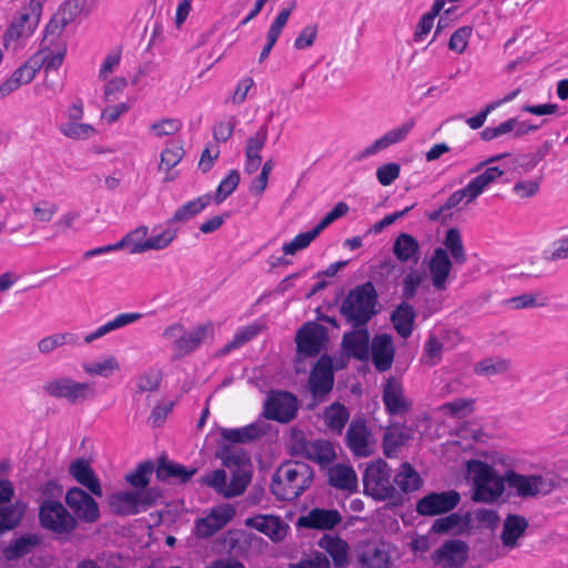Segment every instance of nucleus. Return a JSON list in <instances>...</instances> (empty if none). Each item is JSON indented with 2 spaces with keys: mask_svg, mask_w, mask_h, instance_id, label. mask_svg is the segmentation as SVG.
Returning <instances> with one entry per match:
<instances>
[{
  "mask_svg": "<svg viewBox=\"0 0 568 568\" xmlns=\"http://www.w3.org/2000/svg\"><path fill=\"white\" fill-rule=\"evenodd\" d=\"M313 478L308 464L286 462L273 474L271 491L278 500H294L311 487Z\"/></svg>",
  "mask_w": 568,
  "mask_h": 568,
  "instance_id": "1",
  "label": "nucleus"
},
{
  "mask_svg": "<svg viewBox=\"0 0 568 568\" xmlns=\"http://www.w3.org/2000/svg\"><path fill=\"white\" fill-rule=\"evenodd\" d=\"M378 294L372 282L355 286L343 300L339 312L353 327L366 326L376 314Z\"/></svg>",
  "mask_w": 568,
  "mask_h": 568,
  "instance_id": "2",
  "label": "nucleus"
},
{
  "mask_svg": "<svg viewBox=\"0 0 568 568\" xmlns=\"http://www.w3.org/2000/svg\"><path fill=\"white\" fill-rule=\"evenodd\" d=\"M467 470L473 478V500L477 503H494L505 490V476L497 474L493 466L481 460H469Z\"/></svg>",
  "mask_w": 568,
  "mask_h": 568,
  "instance_id": "3",
  "label": "nucleus"
},
{
  "mask_svg": "<svg viewBox=\"0 0 568 568\" xmlns=\"http://www.w3.org/2000/svg\"><path fill=\"white\" fill-rule=\"evenodd\" d=\"M45 0H30L23 6L4 31V49L18 50V43L29 39L37 30Z\"/></svg>",
  "mask_w": 568,
  "mask_h": 568,
  "instance_id": "4",
  "label": "nucleus"
},
{
  "mask_svg": "<svg viewBox=\"0 0 568 568\" xmlns=\"http://www.w3.org/2000/svg\"><path fill=\"white\" fill-rule=\"evenodd\" d=\"M364 493L375 500H392L399 497L392 480V468L383 459L371 463L363 476Z\"/></svg>",
  "mask_w": 568,
  "mask_h": 568,
  "instance_id": "5",
  "label": "nucleus"
},
{
  "mask_svg": "<svg viewBox=\"0 0 568 568\" xmlns=\"http://www.w3.org/2000/svg\"><path fill=\"white\" fill-rule=\"evenodd\" d=\"M211 332V324H202L185 331L182 324L174 323L164 329L162 336L172 342L173 358L179 359L194 352Z\"/></svg>",
  "mask_w": 568,
  "mask_h": 568,
  "instance_id": "6",
  "label": "nucleus"
},
{
  "mask_svg": "<svg viewBox=\"0 0 568 568\" xmlns=\"http://www.w3.org/2000/svg\"><path fill=\"white\" fill-rule=\"evenodd\" d=\"M44 393L57 399H65L72 405H77L92 399L95 396L93 383L78 382L69 376H60L47 381L43 384Z\"/></svg>",
  "mask_w": 568,
  "mask_h": 568,
  "instance_id": "7",
  "label": "nucleus"
},
{
  "mask_svg": "<svg viewBox=\"0 0 568 568\" xmlns=\"http://www.w3.org/2000/svg\"><path fill=\"white\" fill-rule=\"evenodd\" d=\"M504 171L498 166H488L483 173L471 179L466 186L453 192L444 203V209L452 210L460 203L470 204L495 183Z\"/></svg>",
  "mask_w": 568,
  "mask_h": 568,
  "instance_id": "8",
  "label": "nucleus"
},
{
  "mask_svg": "<svg viewBox=\"0 0 568 568\" xmlns=\"http://www.w3.org/2000/svg\"><path fill=\"white\" fill-rule=\"evenodd\" d=\"M507 485L516 490L519 497H536L547 495L558 487L556 476L547 475H521L514 470L505 473Z\"/></svg>",
  "mask_w": 568,
  "mask_h": 568,
  "instance_id": "9",
  "label": "nucleus"
},
{
  "mask_svg": "<svg viewBox=\"0 0 568 568\" xmlns=\"http://www.w3.org/2000/svg\"><path fill=\"white\" fill-rule=\"evenodd\" d=\"M158 496L154 489L114 493L109 498V506L116 515H135L151 507Z\"/></svg>",
  "mask_w": 568,
  "mask_h": 568,
  "instance_id": "10",
  "label": "nucleus"
},
{
  "mask_svg": "<svg viewBox=\"0 0 568 568\" xmlns=\"http://www.w3.org/2000/svg\"><path fill=\"white\" fill-rule=\"evenodd\" d=\"M39 520L44 529L64 534L77 526V519L67 510V508L55 500H44L39 509Z\"/></svg>",
  "mask_w": 568,
  "mask_h": 568,
  "instance_id": "11",
  "label": "nucleus"
},
{
  "mask_svg": "<svg viewBox=\"0 0 568 568\" xmlns=\"http://www.w3.org/2000/svg\"><path fill=\"white\" fill-rule=\"evenodd\" d=\"M345 440L348 449L357 457H368L376 449V439L362 418H354L351 422Z\"/></svg>",
  "mask_w": 568,
  "mask_h": 568,
  "instance_id": "12",
  "label": "nucleus"
},
{
  "mask_svg": "<svg viewBox=\"0 0 568 568\" xmlns=\"http://www.w3.org/2000/svg\"><path fill=\"white\" fill-rule=\"evenodd\" d=\"M265 417L280 423H288L295 418L298 400L290 392H272L265 404Z\"/></svg>",
  "mask_w": 568,
  "mask_h": 568,
  "instance_id": "13",
  "label": "nucleus"
},
{
  "mask_svg": "<svg viewBox=\"0 0 568 568\" xmlns=\"http://www.w3.org/2000/svg\"><path fill=\"white\" fill-rule=\"evenodd\" d=\"M415 126V120L409 119L398 126L385 132L381 138L376 139L372 144L364 148L355 155L357 162L364 161L392 145L398 144L407 139L410 131Z\"/></svg>",
  "mask_w": 568,
  "mask_h": 568,
  "instance_id": "14",
  "label": "nucleus"
},
{
  "mask_svg": "<svg viewBox=\"0 0 568 568\" xmlns=\"http://www.w3.org/2000/svg\"><path fill=\"white\" fill-rule=\"evenodd\" d=\"M459 501L460 495L456 490L430 493L417 501L416 511L422 516H436L449 513Z\"/></svg>",
  "mask_w": 568,
  "mask_h": 568,
  "instance_id": "15",
  "label": "nucleus"
},
{
  "mask_svg": "<svg viewBox=\"0 0 568 568\" xmlns=\"http://www.w3.org/2000/svg\"><path fill=\"white\" fill-rule=\"evenodd\" d=\"M469 547L460 539L445 541L432 555V560L439 568H460L468 558Z\"/></svg>",
  "mask_w": 568,
  "mask_h": 568,
  "instance_id": "16",
  "label": "nucleus"
},
{
  "mask_svg": "<svg viewBox=\"0 0 568 568\" xmlns=\"http://www.w3.org/2000/svg\"><path fill=\"white\" fill-rule=\"evenodd\" d=\"M235 508L231 504H223L213 509L203 518L195 521L194 534L200 538H209L221 530L232 520Z\"/></svg>",
  "mask_w": 568,
  "mask_h": 568,
  "instance_id": "17",
  "label": "nucleus"
},
{
  "mask_svg": "<svg viewBox=\"0 0 568 568\" xmlns=\"http://www.w3.org/2000/svg\"><path fill=\"white\" fill-rule=\"evenodd\" d=\"M65 503L74 515L85 523H95L100 517L97 501L79 487H72L67 491Z\"/></svg>",
  "mask_w": 568,
  "mask_h": 568,
  "instance_id": "18",
  "label": "nucleus"
},
{
  "mask_svg": "<svg viewBox=\"0 0 568 568\" xmlns=\"http://www.w3.org/2000/svg\"><path fill=\"white\" fill-rule=\"evenodd\" d=\"M326 338L325 328L316 323H306L303 325L295 337L297 352L305 356H316Z\"/></svg>",
  "mask_w": 568,
  "mask_h": 568,
  "instance_id": "19",
  "label": "nucleus"
},
{
  "mask_svg": "<svg viewBox=\"0 0 568 568\" xmlns=\"http://www.w3.org/2000/svg\"><path fill=\"white\" fill-rule=\"evenodd\" d=\"M308 382L312 395L315 398L323 397L332 390L334 374L332 359L328 356L320 357L311 372Z\"/></svg>",
  "mask_w": 568,
  "mask_h": 568,
  "instance_id": "20",
  "label": "nucleus"
},
{
  "mask_svg": "<svg viewBox=\"0 0 568 568\" xmlns=\"http://www.w3.org/2000/svg\"><path fill=\"white\" fill-rule=\"evenodd\" d=\"M39 57H30L21 67H19L9 79L0 84V99L9 95L19 89L22 84L30 83L37 72L41 69Z\"/></svg>",
  "mask_w": 568,
  "mask_h": 568,
  "instance_id": "21",
  "label": "nucleus"
},
{
  "mask_svg": "<svg viewBox=\"0 0 568 568\" xmlns=\"http://www.w3.org/2000/svg\"><path fill=\"white\" fill-rule=\"evenodd\" d=\"M452 268L453 263L449 258L448 252L443 247L435 248L428 261V270L432 284L436 291L446 290Z\"/></svg>",
  "mask_w": 568,
  "mask_h": 568,
  "instance_id": "22",
  "label": "nucleus"
},
{
  "mask_svg": "<svg viewBox=\"0 0 568 568\" xmlns=\"http://www.w3.org/2000/svg\"><path fill=\"white\" fill-rule=\"evenodd\" d=\"M245 525L266 535L274 542L282 541L287 534L288 526L278 516L258 515L245 520Z\"/></svg>",
  "mask_w": 568,
  "mask_h": 568,
  "instance_id": "23",
  "label": "nucleus"
},
{
  "mask_svg": "<svg viewBox=\"0 0 568 568\" xmlns=\"http://www.w3.org/2000/svg\"><path fill=\"white\" fill-rule=\"evenodd\" d=\"M371 354L376 371L383 373L390 369L395 356L392 336L388 334L376 335L372 341Z\"/></svg>",
  "mask_w": 568,
  "mask_h": 568,
  "instance_id": "24",
  "label": "nucleus"
},
{
  "mask_svg": "<svg viewBox=\"0 0 568 568\" xmlns=\"http://www.w3.org/2000/svg\"><path fill=\"white\" fill-rule=\"evenodd\" d=\"M383 402L390 415H404L409 412L412 403L405 397L400 383L390 377L383 389Z\"/></svg>",
  "mask_w": 568,
  "mask_h": 568,
  "instance_id": "25",
  "label": "nucleus"
},
{
  "mask_svg": "<svg viewBox=\"0 0 568 568\" xmlns=\"http://www.w3.org/2000/svg\"><path fill=\"white\" fill-rule=\"evenodd\" d=\"M342 521V516L336 509L314 508L306 516L298 518V526L329 530Z\"/></svg>",
  "mask_w": 568,
  "mask_h": 568,
  "instance_id": "26",
  "label": "nucleus"
},
{
  "mask_svg": "<svg viewBox=\"0 0 568 568\" xmlns=\"http://www.w3.org/2000/svg\"><path fill=\"white\" fill-rule=\"evenodd\" d=\"M355 329L344 334L342 345L345 352L359 361L369 357V334L365 326L354 327Z\"/></svg>",
  "mask_w": 568,
  "mask_h": 568,
  "instance_id": "27",
  "label": "nucleus"
},
{
  "mask_svg": "<svg viewBox=\"0 0 568 568\" xmlns=\"http://www.w3.org/2000/svg\"><path fill=\"white\" fill-rule=\"evenodd\" d=\"M529 527L528 520L520 515H508L503 524L500 540L507 549H514L519 546V539Z\"/></svg>",
  "mask_w": 568,
  "mask_h": 568,
  "instance_id": "28",
  "label": "nucleus"
},
{
  "mask_svg": "<svg viewBox=\"0 0 568 568\" xmlns=\"http://www.w3.org/2000/svg\"><path fill=\"white\" fill-rule=\"evenodd\" d=\"M70 475L82 486L88 488L93 495L101 497L102 487L94 470L89 462L84 458H79L72 462L69 466Z\"/></svg>",
  "mask_w": 568,
  "mask_h": 568,
  "instance_id": "29",
  "label": "nucleus"
},
{
  "mask_svg": "<svg viewBox=\"0 0 568 568\" xmlns=\"http://www.w3.org/2000/svg\"><path fill=\"white\" fill-rule=\"evenodd\" d=\"M298 452L307 459L322 466L332 463L335 457V449L328 440L317 439L313 442H302L298 444Z\"/></svg>",
  "mask_w": 568,
  "mask_h": 568,
  "instance_id": "30",
  "label": "nucleus"
},
{
  "mask_svg": "<svg viewBox=\"0 0 568 568\" xmlns=\"http://www.w3.org/2000/svg\"><path fill=\"white\" fill-rule=\"evenodd\" d=\"M328 483L332 487L354 493L357 489V476L355 470L347 465L336 464L328 468Z\"/></svg>",
  "mask_w": 568,
  "mask_h": 568,
  "instance_id": "31",
  "label": "nucleus"
},
{
  "mask_svg": "<svg viewBox=\"0 0 568 568\" xmlns=\"http://www.w3.org/2000/svg\"><path fill=\"white\" fill-rule=\"evenodd\" d=\"M318 546L332 557L335 568H345L348 565L349 547L342 538L324 535L318 540Z\"/></svg>",
  "mask_w": 568,
  "mask_h": 568,
  "instance_id": "32",
  "label": "nucleus"
},
{
  "mask_svg": "<svg viewBox=\"0 0 568 568\" xmlns=\"http://www.w3.org/2000/svg\"><path fill=\"white\" fill-rule=\"evenodd\" d=\"M393 254L400 263H417L420 254L418 241L408 233H400L394 241Z\"/></svg>",
  "mask_w": 568,
  "mask_h": 568,
  "instance_id": "33",
  "label": "nucleus"
},
{
  "mask_svg": "<svg viewBox=\"0 0 568 568\" xmlns=\"http://www.w3.org/2000/svg\"><path fill=\"white\" fill-rule=\"evenodd\" d=\"M156 477L160 480H176L179 483H187L196 473V468H186L181 464L171 462L164 457L159 459L156 467Z\"/></svg>",
  "mask_w": 568,
  "mask_h": 568,
  "instance_id": "34",
  "label": "nucleus"
},
{
  "mask_svg": "<svg viewBox=\"0 0 568 568\" xmlns=\"http://www.w3.org/2000/svg\"><path fill=\"white\" fill-rule=\"evenodd\" d=\"M142 317L143 315L141 313H121L113 320L98 327L95 331L87 334L83 341L85 344H91L95 339H99L113 331L128 326Z\"/></svg>",
  "mask_w": 568,
  "mask_h": 568,
  "instance_id": "35",
  "label": "nucleus"
},
{
  "mask_svg": "<svg viewBox=\"0 0 568 568\" xmlns=\"http://www.w3.org/2000/svg\"><path fill=\"white\" fill-rule=\"evenodd\" d=\"M357 561L359 568H389L390 556L383 547L367 545L359 551Z\"/></svg>",
  "mask_w": 568,
  "mask_h": 568,
  "instance_id": "36",
  "label": "nucleus"
},
{
  "mask_svg": "<svg viewBox=\"0 0 568 568\" xmlns=\"http://www.w3.org/2000/svg\"><path fill=\"white\" fill-rule=\"evenodd\" d=\"M415 317L414 307L407 302H402L392 313L390 320L399 336L407 338L412 335Z\"/></svg>",
  "mask_w": 568,
  "mask_h": 568,
  "instance_id": "37",
  "label": "nucleus"
},
{
  "mask_svg": "<svg viewBox=\"0 0 568 568\" xmlns=\"http://www.w3.org/2000/svg\"><path fill=\"white\" fill-rule=\"evenodd\" d=\"M394 485L402 493L408 494L419 489L423 485L420 475L409 463H403L394 476Z\"/></svg>",
  "mask_w": 568,
  "mask_h": 568,
  "instance_id": "38",
  "label": "nucleus"
},
{
  "mask_svg": "<svg viewBox=\"0 0 568 568\" xmlns=\"http://www.w3.org/2000/svg\"><path fill=\"white\" fill-rule=\"evenodd\" d=\"M41 542L40 536L36 534L23 535L12 540L4 549L3 556L7 560H17L28 554Z\"/></svg>",
  "mask_w": 568,
  "mask_h": 568,
  "instance_id": "39",
  "label": "nucleus"
},
{
  "mask_svg": "<svg viewBox=\"0 0 568 568\" xmlns=\"http://www.w3.org/2000/svg\"><path fill=\"white\" fill-rule=\"evenodd\" d=\"M212 196L210 194L201 195L180 206L169 220V223H185L201 213L210 203Z\"/></svg>",
  "mask_w": 568,
  "mask_h": 568,
  "instance_id": "40",
  "label": "nucleus"
},
{
  "mask_svg": "<svg viewBox=\"0 0 568 568\" xmlns=\"http://www.w3.org/2000/svg\"><path fill=\"white\" fill-rule=\"evenodd\" d=\"M323 418L326 427L332 433L341 435L345 428L346 423L348 422L349 413L344 405L336 402L325 408Z\"/></svg>",
  "mask_w": 568,
  "mask_h": 568,
  "instance_id": "41",
  "label": "nucleus"
},
{
  "mask_svg": "<svg viewBox=\"0 0 568 568\" xmlns=\"http://www.w3.org/2000/svg\"><path fill=\"white\" fill-rule=\"evenodd\" d=\"M176 236V232L173 230H164L162 233L151 236L145 241L133 242L131 247L132 254H139L149 250H163L168 247Z\"/></svg>",
  "mask_w": 568,
  "mask_h": 568,
  "instance_id": "42",
  "label": "nucleus"
},
{
  "mask_svg": "<svg viewBox=\"0 0 568 568\" xmlns=\"http://www.w3.org/2000/svg\"><path fill=\"white\" fill-rule=\"evenodd\" d=\"M24 511L26 507L22 503L0 507V537L20 525Z\"/></svg>",
  "mask_w": 568,
  "mask_h": 568,
  "instance_id": "43",
  "label": "nucleus"
},
{
  "mask_svg": "<svg viewBox=\"0 0 568 568\" xmlns=\"http://www.w3.org/2000/svg\"><path fill=\"white\" fill-rule=\"evenodd\" d=\"M510 368V361L500 357H488L478 362L474 367L476 375L491 377L505 374Z\"/></svg>",
  "mask_w": 568,
  "mask_h": 568,
  "instance_id": "44",
  "label": "nucleus"
},
{
  "mask_svg": "<svg viewBox=\"0 0 568 568\" xmlns=\"http://www.w3.org/2000/svg\"><path fill=\"white\" fill-rule=\"evenodd\" d=\"M262 429L255 425L250 424L241 428H222V437L230 443H248L258 438Z\"/></svg>",
  "mask_w": 568,
  "mask_h": 568,
  "instance_id": "45",
  "label": "nucleus"
},
{
  "mask_svg": "<svg viewBox=\"0 0 568 568\" xmlns=\"http://www.w3.org/2000/svg\"><path fill=\"white\" fill-rule=\"evenodd\" d=\"M444 245L457 264H464L466 262V252L463 245L462 235L457 229L453 227L447 231Z\"/></svg>",
  "mask_w": 568,
  "mask_h": 568,
  "instance_id": "46",
  "label": "nucleus"
},
{
  "mask_svg": "<svg viewBox=\"0 0 568 568\" xmlns=\"http://www.w3.org/2000/svg\"><path fill=\"white\" fill-rule=\"evenodd\" d=\"M216 457L221 459L222 465L225 467H241L245 465L250 457L248 455L240 448H235L229 445L222 446L216 452Z\"/></svg>",
  "mask_w": 568,
  "mask_h": 568,
  "instance_id": "47",
  "label": "nucleus"
},
{
  "mask_svg": "<svg viewBox=\"0 0 568 568\" xmlns=\"http://www.w3.org/2000/svg\"><path fill=\"white\" fill-rule=\"evenodd\" d=\"M146 234H148V227L140 226L135 231L129 233L125 237H123L118 243L89 250L84 253L83 256H84V258H91V257H94V256H98V255H101L104 253L120 250V248L124 247V245L131 243L133 241V237H144Z\"/></svg>",
  "mask_w": 568,
  "mask_h": 568,
  "instance_id": "48",
  "label": "nucleus"
},
{
  "mask_svg": "<svg viewBox=\"0 0 568 568\" xmlns=\"http://www.w3.org/2000/svg\"><path fill=\"white\" fill-rule=\"evenodd\" d=\"M83 371L91 376L110 377L113 373L120 369L118 359L114 356H109L101 362L83 364Z\"/></svg>",
  "mask_w": 568,
  "mask_h": 568,
  "instance_id": "49",
  "label": "nucleus"
},
{
  "mask_svg": "<svg viewBox=\"0 0 568 568\" xmlns=\"http://www.w3.org/2000/svg\"><path fill=\"white\" fill-rule=\"evenodd\" d=\"M153 470L154 465L151 460L143 462L132 473L125 475V480L135 488H145Z\"/></svg>",
  "mask_w": 568,
  "mask_h": 568,
  "instance_id": "50",
  "label": "nucleus"
},
{
  "mask_svg": "<svg viewBox=\"0 0 568 568\" xmlns=\"http://www.w3.org/2000/svg\"><path fill=\"white\" fill-rule=\"evenodd\" d=\"M407 439L408 437L398 428H388L383 438L384 454L387 457H393Z\"/></svg>",
  "mask_w": 568,
  "mask_h": 568,
  "instance_id": "51",
  "label": "nucleus"
},
{
  "mask_svg": "<svg viewBox=\"0 0 568 568\" xmlns=\"http://www.w3.org/2000/svg\"><path fill=\"white\" fill-rule=\"evenodd\" d=\"M321 233L313 230L297 234L291 242L285 243L282 251L285 255H294L296 252L306 248Z\"/></svg>",
  "mask_w": 568,
  "mask_h": 568,
  "instance_id": "52",
  "label": "nucleus"
},
{
  "mask_svg": "<svg viewBox=\"0 0 568 568\" xmlns=\"http://www.w3.org/2000/svg\"><path fill=\"white\" fill-rule=\"evenodd\" d=\"M32 57H39V59L42 61L41 68H44L47 71L57 70L62 64L64 52L59 51L53 53L50 50L48 43H41V49L38 52H36Z\"/></svg>",
  "mask_w": 568,
  "mask_h": 568,
  "instance_id": "53",
  "label": "nucleus"
},
{
  "mask_svg": "<svg viewBox=\"0 0 568 568\" xmlns=\"http://www.w3.org/2000/svg\"><path fill=\"white\" fill-rule=\"evenodd\" d=\"M240 183V174L236 170H231L229 174L221 181L215 192L216 203L223 202L230 196Z\"/></svg>",
  "mask_w": 568,
  "mask_h": 568,
  "instance_id": "54",
  "label": "nucleus"
},
{
  "mask_svg": "<svg viewBox=\"0 0 568 568\" xmlns=\"http://www.w3.org/2000/svg\"><path fill=\"white\" fill-rule=\"evenodd\" d=\"M182 129V123L179 119L174 118H164L158 122H154L150 125V131L156 138H163L166 135H173L178 133Z\"/></svg>",
  "mask_w": 568,
  "mask_h": 568,
  "instance_id": "55",
  "label": "nucleus"
},
{
  "mask_svg": "<svg viewBox=\"0 0 568 568\" xmlns=\"http://www.w3.org/2000/svg\"><path fill=\"white\" fill-rule=\"evenodd\" d=\"M424 281V274L416 271L410 270L403 278L402 282V295L405 300H412L415 297L418 287L422 285Z\"/></svg>",
  "mask_w": 568,
  "mask_h": 568,
  "instance_id": "56",
  "label": "nucleus"
},
{
  "mask_svg": "<svg viewBox=\"0 0 568 568\" xmlns=\"http://www.w3.org/2000/svg\"><path fill=\"white\" fill-rule=\"evenodd\" d=\"M268 136V126L263 124L253 135L246 140L245 154L260 155Z\"/></svg>",
  "mask_w": 568,
  "mask_h": 568,
  "instance_id": "57",
  "label": "nucleus"
},
{
  "mask_svg": "<svg viewBox=\"0 0 568 568\" xmlns=\"http://www.w3.org/2000/svg\"><path fill=\"white\" fill-rule=\"evenodd\" d=\"M183 155L184 150L182 145L174 144L165 148L161 153V162L159 169L161 170L165 168L166 171H170L181 162Z\"/></svg>",
  "mask_w": 568,
  "mask_h": 568,
  "instance_id": "58",
  "label": "nucleus"
},
{
  "mask_svg": "<svg viewBox=\"0 0 568 568\" xmlns=\"http://www.w3.org/2000/svg\"><path fill=\"white\" fill-rule=\"evenodd\" d=\"M61 132L63 135L70 139H87L91 136L95 130L90 124L78 123V122H68L61 125Z\"/></svg>",
  "mask_w": 568,
  "mask_h": 568,
  "instance_id": "59",
  "label": "nucleus"
},
{
  "mask_svg": "<svg viewBox=\"0 0 568 568\" xmlns=\"http://www.w3.org/2000/svg\"><path fill=\"white\" fill-rule=\"evenodd\" d=\"M250 475L245 471L234 473L230 483L226 484V493H224V497L230 498L243 494L250 483Z\"/></svg>",
  "mask_w": 568,
  "mask_h": 568,
  "instance_id": "60",
  "label": "nucleus"
},
{
  "mask_svg": "<svg viewBox=\"0 0 568 568\" xmlns=\"http://www.w3.org/2000/svg\"><path fill=\"white\" fill-rule=\"evenodd\" d=\"M473 29L471 27L464 26L458 28L452 36L448 42V48L452 51L457 53H463L467 45L468 40L471 36Z\"/></svg>",
  "mask_w": 568,
  "mask_h": 568,
  "instance_id": "61",
  "label": "nucleus"
},
{
  "mask_svg": "<svg viewBox=\"0 0 568 568\" xmlns=\"http://www.w3.org/2000/svg\"><path fill=\"white\" fill-rule=\"evenodd\" d=\"M400 173V165L396 162L383 164L376 170V179L383 185H390Z\"/></svg>",
  "mask_w": 568,
  "mask_h": 568,
  "instance_id": "62",
  "label": "nucleus"
},
{
  "mask_svg": "<svg viewBox=\"0 0 568 568\" xmlns=\"http://www.w3.org/2000/svg\"><path fill=\"white\" fill-rule=\"evenodd\" d=\"M33 216L38 222H50L58 212V205L50 201H38L32 209Z\"/></svg>",
  "mask_w": 568,
  "mask_h": 568,
  "instance_id": "63",
  "label": "nucleus"
},
{
  "mask_svg": "<svg viewBox=\"0 0 568 568\" xmlns=\"http://www.w3.org/2000/svg\"><path fill=\"white\" fill-rule=\"evenodd\" d=\"M288 568H331V564L326 555L316 551L296 564H290Z\"/></svg>",
  "mask_w": 568,
  "mask_h": 568,
  "instance_id": "64",
  "label": "nucleus"
}]
</instances>
